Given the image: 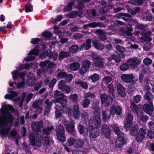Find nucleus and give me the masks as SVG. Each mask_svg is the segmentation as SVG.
<instances>
[{
  "label": "nucleus",
  "mask_w": 154,
  "mask_h": 154,
  "mask_svg": "<svg viewBox=\"0 0 154 154\" xmlns=\"http://www.w3.org/2000/svg\"><path fill=\"white\" fill-rule=\"evenodd\" d=\"M2 106L0 109V134L2 139L8 137L9 138L15 137L17 133L14 130L10 131L14 121L13 116L11 113L14 111L12 106L6 104L5 103H2Z\"/></svg>",
  "instance_id": "f257e3e1"
},
{
  "label": "nucleus",
  "mask_w": 154,
  "mask_h": 154,
  "mask_svg": "<svg viewBox=\"0 0 154 154\" xmlns=\"http://www.w3.org/2000/svg\"><path fill=\"white\" fill-rule=\"evenodd\" d=\"M8 92L9 94H6L5 96V98L6 99H9L13 101L14 103H19V106L21 107L23 106V102L24 101L26 94L25 92H23L22 94V96L20 97H17L18 94L16 92L12 90L11 88H8Z\"/></svg>",
  "instance_id": "f03ea898"
},
{
  "label": "nucleus",
  "mask_w": 154,
  "mask_h": 154,
  "mask_svg": "<svg viewBox=\"0 0 154 154\" xmlns=\"http://www.w3.org/2000/svg\"><path fill=\"white\" fill-rule=\"evenodd\" d=\"M53 95L54 97L55 98L57 97V98L55 99L54 102L60 104L63 107H64L66 106L67 100L66 99V96L62 92L59 91L58 90H56L53 92Z\"/></svg>",
  "instance_id": "7ed1b4c3"
},
{
  "label": "nucleus",
  "mask_w": 154,
  "mask_h": 154,
  "mask_svg": "<svg viewBox=\"0 0 154 154\" xmlns=\"http://www.w3.org/2000/svg\"><path fill=\"white\" fill-rule=\"evenodd\" d=\"M19 72L17 70H15L11 72L13 78L14 80L18 79L19 77L21 79L22 81L19 82L17 85V87L20 88L23 87L25 84V76L26 73L23 72L20 73L19 74Z\"/></svg>",
  "instance_id": "20e7f679"
},
{
  "label": "nucleus",
  "mask_w": 154,
  "mask_h": 154,
  "mask_svg": "<svg viewBox=\"0 0 154 154\" xmlns=\"http://www.w3.org/2000/svg\"><path fill=\"white\" fill-rule=\"evenodd\" d=\"M91 42V39H88L86 43L83 44L81 46L79 47L77 45H72L70 48L69 51L72 53H75L78 51H81L83 48L85 49L86 50H88L90 48Z\"/></svg>",
  "instance_id": "39448f33"
},
{
  "label": "nucleus",
  "mask_w": 154,
  "mask_h": 154,
  "mask_svg": "<svg viewBox=\"0 0 154 154\" xmlns=\"http://www.w3.org/2000/svg\"><path fill=\"white\" fill-rule=\"evenodd\" d=\"M54 129L52 126L48 127L47 128H44L43 130V132L46 134V136L44 135L42 136L43 138V145L45 147H47L49 145L51 140V139L48 137V135L51 132V130Z\"/></svg>",
  "instance_id": "423d86ee"
},
{
  "label": "nucleus",
  "mask_w": 154,
  "mask_h": 154,
  "mask_svg": "<svg viewBox=\"0 0 154 154\" xmlns=\"http://www.w3.org/2000/svg\"><path fill=\"white\" fill-rule=\"evenodd\" d=\"M146 125L143 126L140 128L136 136L135 139L137 141L140 143L145 139L146 134Z\"/></svg>",
  "instance_id": "0eeeda50"
},
{
  "label": "nucleus",
  "mask_w": 154,
  "mask_h": 154,
  "mask_svg": "<svg viewBox=\"0 0 154 154\" xmlns=\"http://www.w3.org/2000/svg\"><path fill=\"white\" fill-rule=\"evenodd\" d=\"M94 112L98 113L97 115H95L92 118L91 120H93L94 123L97 127L98 128L101 124V120L100 115V112L99 107L97 106L94 107Z\"/></svg>",
  "instance_id": "6e6552de"
},
{
  "label": "nucleus",
  "mask_w": 154,
  "mask_h": 154,
  "mask_svg": "<svg viewBox=\"0 0 154 154\" xmlns=\"http://www.w3.org/2000/svg\"><path fill=\"white\" fill-rule=\"evenodd\" d=\"M125 26V28H122L119 30L120 34L122 36H131L132 34V32L133 30L132 25L127 23Z\"/></svg>",
  "instance_id": "1a4fd4ad"
},
{
  "label": "nucleus",
  "mask_w": 154,
  "mask_h": 154,
  "mask_svg": "<svg viewBox=\"0 0 154 154\" xmlns=\"http://www.w3.org/2000/svg\"><path fill=\"white\" fill-rule=\"evenodd\" d=\"M67 112L68 113V116H71L72 114V112L74 118L76 119H79L80 116L79 105L78 104L76 103L73 106L72 110L70 108L67 109Z\"/></svg>",
  "instance_id": "9d476101"
},
{
  "label": "nucleus",
  "mask_w": 154,
  "mask_h": 154,
  "mask_svg": "<svg viewBox=\"0 0 154 154\" xmlns=\"http://www.w3.org/2000/svg\"><path fill=\"white\" fill-rule=\"evenodd\" d=\"M87 130L90 132V138L92 140L94 141V139L97 138L99 135V130L97 128H93L92 125H89Z\"/></svg>",
  "instance_id": "9b49d317"
},
{
  "label": "nucleus",
  "mask_w": 154,
  "mask_h": 154,
  "mask_svg": "<svg viewBox=\"0 0 154 154\" xmlns=\"http://www.w3.org/2000/svg\"><path fill=\"white\" fill-rule=\"evenodd\" d=\"M57 134L58 139L63 143L66 140L64 135V131L62 126L59 125L57 128Z\"/></svg>",
  "instance_id": "f8f14e48"
},
{
  "label": "nucleus",
  "mask_w": 154,
  "mask_h": 154,
  "mask_svg": "<svg viewBox=\"0 0 154 154\" xmlns=\"http://www.w3.org/2000/svg\"><path fill=\"white\" fill-rule=\"evenodd\" d=\"M31 143L32 145L34 146L35 145L38 147L42 146V141L40 138L36 137L35 138V135L34 133H31L29 136Z\"/></svg>",
  "instance_id": "ddd939ff"
},
{
  "label": "nucleus",
  "mask_w": 154,
  "mask_h": 154,
  "mask_svg": "<svg viewBox=\"0 0 154 154\" xmlns=\"http://www.w3.org/2000/svg\"><path fill=\"white\" fill-rule=\"evenodd\" d=\"M39 66L46 71L48 70V69L54 68L56 66L55 64L50 62L48 60H46L44 61L40 62Z\"/></svg>",
  "instance_id": "4468645a"
},
{
  "label": "nucleus",
  "mask_w": 154,
  "mask_h": 154,
  "mask_svg": "<svg viewBox=\"0 0 154 154\" xmlns=\"http://www.w3.org/2000/svg\"><path fill=\"white\" fill-rule=\"evenodd\" d=\"M100 97L102 104L107 106L111 104L113 101V99L111 97L105 94H101Z\"/></svg>",
  "instance_id": "2eb2a0df"
},
{
  "label": "nucleus",
  "mask_w": 154,
  "mask_h": 154,
  "mask_svg": "<svg viewBox=\"0 0 154 154\" xmlns=\"http://www.w3.org/2000/svg\"><path fill=\"white\" fill-rule=\"evenodd\" d=\"M133 116L129 113L126 115L125 117L126 122L124 125V127L126 131H128L132 124L133 121Z\"/></svg>",
  "instance_id": "dca6fc26"
},
{
  "label": "nucleus",
  "mask_w": 154,
  "mask_h": 154,
  "mask_svg": "<svg viewBox=\"0 0 154 154\" xmlns=\"http://www.w3.org/2000/svg\"><path fill=\"white\" fill-rule=\"evenodd\" d=\"M38 47H35L34 49L28 53V55L29 56L25 57L24 58V60L28 61L34 60L35 56L38 55Z\"/></svg>",
  "instance_id": "f3484780"
},
{
  "label": "nucleus",
  "mask_w": 154,
  "mask_h": 154,
  "mask_svg": "<svg viewBox=\"0 0 154 154\" xmlns=\"http://www.w3.org/2000/svg\"><path fill=\"white\" fill-rule=\"evenodd\" d=\"M64 124L67 131L72 134L74 131L75 122L73 121H65Z\"/></svg>",
  "instance_id": "a211bd4d"
},
{
  "label": "nucleus",
  "mask_w": 154,
  "mask_h": 154,
  "mask_svg": "<svg viewBox=\"0 0 154 154\" xmlns=\"http://www.w3.org/2000/svg\"><path fill=\"white\" fill-rule=\"evenodd\" d=\"M143 108L144 111L150 116L152 115V112L154 110V106L151 101L150 102L149 104H145Z\"/></svg>",
  "instance_id": "6ab92c4d"
},
{
  "label": "nucleus",
  "mask_w": 154,
  "mask_h": 154,
  "mask_svg": "<svg viewBox=\"0 0 154 154\" xmlns=\"http://www.w3.org/2000/svg\"><path fill=\"white\" fill-rule=\"evenodd\" d=\"M141 61L136 57L129 58L127 62L130 66L133 68H135L137 66L140 64Z\"/></svg>",
  "instance_id": "aec40b11"
},
{
  "label": "nucleus",
  "mask_w": 154,
  "mask_h": 154,
  "mask_svg": "<svg viewBox=\"0 0 154 154\" xmlns=\"http://www.w3.org/2000/svg\"><path fill=\"white\" fill-rule=\"evenodd\" d=\"M91 63L88 60L85 61L82 64V67L79 70V73L82 75L84 74L90 69Z\"/></svg>",
  "instance_id": "412c9836"
},
{
  "label": "nucleus",
  "mask_w": 154,
  "mask_h": 154,
  "mask_svg": "<svg viewBox=\"0 0 154 154\" xmlns=\"http://www.w3.org/2000/svg\"><path fill=\"white\" fill-rule=\"evenodd\" d=\"M122 108L118 106H112L110 109V112L112 115H114L115 113L119 115L121 114Z\"/></svg>",
  "instance_id": "4be33fe9"
},
{
  "label": "nucleus",
  "mask_w": 154,
  "mask_h": 154,
  "mask_svg": "<svg viewBox=\"0 0 154 154\" xmlns=\"http://www.w3.org/2000/svg\"><path fill=\"white\" fill-rule=\"evenodd\" d=\"M121 78L123 81L127 83L130 82L134 79L132 74H123L121 75Z\"/></svg>",
  "instance_id": "5701e85b"
},
{
  "label": "nucleus",
  "mask_w": 154,
  "mask_h": 154,
  "mask_svg": "<svg viewBox=\"0 0 154 154\" xmlns=\"http://www.w3.org/2000/svg\"><path fill=\"white\" fill-rule=\"evenodd\" d=\"M124 135L121 133V135L118 136V139L116 142V147L121 148L124 144L125 141L124 139Z\"/></svg>",
  "instance_id": "b1692460"
},
{
  "label": "nucleus",
  "mask_w": 154,
  "mask_h": 154,
  "mask_svg": "<svg viewBox=\"0 0 154 154\" xmlns=\"http://www.w3.org/2000/svg\"><path fill=\"white\" fill-rule=\"evenodd\" d=\"M35 80L33 74L29 72L27 76V84L28 86L33 85L35 84Z\"/></svg>",
  "instance_id": "393cba45"
},
{
  "label": "nucleus",
  "mask_w": 154,
  "mask_h": 154,
  "mask_svg": "<svg viewBox=\"0 0 154 154\" xmlns=\"http://www.w3.org/2000/svg\"><path fill=\"white\" fill-rule=\"evenodd\" d=\"M43 122L42 121L39 122H33L32 125V129L34 131L39 132L42 128Z\"/></svg>",
  "instance_id": "a878e982"
},
{
  "label": "nucleus",
  "mask_w": 154,
  "mask_h": 154,
  "mask_svg": "<svg viewBox=\"0 0 154 154\" xmlns=\"http://www.w3.org/2000/svg\"><path fill=\"white\" fill-rule=\"evenodd\" d=\"M42 102V100H40L35 101L33 104V107L36 109L35 111L37 113H40L43 109V108L40 106Z\"/></svg>",
  "instance_id": "bb28decb"
},
{
  "label": "nucleus",
  "mask_w": 154,
  "mask_h": 154,
  "mask_svg": "<svg viewBox=\"0 0 154 154\" xmlns=\"http://www.w3.org/2000/svg\"><path fill=\"white\" fill-rule=\"evenodd\" d=\"M108 64L107 66V68L109 67L108 66H111L112 63H114L113 60L116 63L119 62L121 60L120 57L118 56L115 55H112L111 57L108 58Z\"/></svg>",
  "instance_id": "cd10ccee"
},
{
  "label": "nucleus",
  "mask_w": 154,
  "mask_h": 154,
  "mask_svg": "<svg viewBox=\"0 0 154 154\" xmlns=\"http://www.w3.org/2000/svg\"><path fill=\"white\" fill-rule=\"evenodd\" d=\"M101 133L102 134H104L107 138L109 137L110 129L107 125L104 124L102 125Z\"/></svg>",
  "instance_id": "c85d7f7f"
},
{
  "label": "nucleus",
  "mask_w": 154,
  "mask_h": 154,
  "mask_svg": "<svg viewBox=\"0 0 154 154\" xmlns=\"http://www.w3.org/2000/svg\"><path fill=\"white\" fill-rule=\"evenodd\" d=\"M102 115L103 120L105 122L107 121L110 119L111 116L109 113V110L108 109H106L105 110H103L102 112Z\"/></svg>",
  "instance_id": "c756f323"
},
{
  "label": "nucleus",
  "mask_w": 154,
  "mask_h": 154,
  "mask_svg": "<svg viewBox=\"0 0 154 154\" xmlns=\"http://www.w3.org/2000/svg\"><path fill=\"white\" fill-rule=\"evenodd\" d=\"M130 130L129 133L131 136H135L136 135L138 132V127L137 124H136L134 125V126L132 128L131 127L128 130Z\"/></svg>",
  "instance_id": "7c9ffc66"
},
{
  "label": "nucleus",
  "mask_w": 154,
  "mask_h": 154,
  "mask_svg": "<svg viewBox=\"0 0 154 154\" xmlns=\"http://www.w3.org/2000/svg\"><path fill=\"white\" fill-rule=\"evenodd\" d=\"M137 120L139 122L141 121L143 122H146L148 119V117L147 116H143V113L142 111L140 112L139 114H137Z\"/></svg>",
  "instance_id": "2f4dec72"
},
{
  "label": "nucleus",
  "mask_w": 154,
  "mask_h": 154,
  "mask_svg": "<svg viewBox=\"0 0 154 154\" xmlns=\"http://www.w3.org/2000/svg\"><path fill=\"white\" fill-rule=\"evenodd\" d=\"M118 92L122 97H124L125 96V91L124 88L120 84L117 85Z\"/></svg>",
  "instance_id": "473e14b6"
},
{
  "label": "nucleus",
  "mask_w": 154,
  "mask_h": 154,
  "mask_svg": "<svg viewBox=\"0 0 154 154\" xmlns=\"http://www.w3.org/2000/svg\"><path fill=\"white\" fill-rule=\"evenodd\" d=\"M84 144V140L82 139H76L74 148L77 149L82 147Z\"/></svg>",
  "instance_id": "72a5a7b5"
},
{
  "label": "nucleus",
  "mask_w": 154,
  "mask_h": 154,
  "mask_svg": "<svg viewBox=\"0 0 154 154\" xmlns=\"http://www.w3.org/2000/svg\"><path fill=\"white\" fill-rule=\"evenodd\" d=\"M93 42L94 47L97 49L102 50L104 48L103 46L100 44V41L97 39H94Z\"/></svg>",
  "instance_id": "f704fd0d"
},
{
  "label": "nucleus",
  "mask_w": 154,
  "mask_h": 154,
  "mask_svg": "<svg viewBox=\"0 0 154 154\" xmlns=\"http://www.w3.org/2000/svg\"><path fill=\"white\" fill-rule=\"evenodd\" d=\"M104 62L102 59L100 58L98 59L94 60V64L95 66L99 68H102L103 66Z\"/></svg>",
  "instance_id": "c9c22d12"
},
{
  "label": "nucleus",
  "mask_w": 154,
  "mask_h": 154,
  "mask_svg": "<svg viewBox=\"0 0 154 154\" xmlns=\"http://www.w3.org/2000/svg\"><path fill=\"white\" fill-rule=\"evenodd\" d=\"M75 84L80 85L85 89H87L88 88V85L86 82L82 81L79 79H76L75 80Z\"/></svg>",
  "instance_id": "e433bc0d"
},
{
  "label": "nucleus",
  "mask_w": 154,
  "mask_h": 154,
  "mask_svg": "<svg viewBox=\"0 0 154 154\" xmlns=\"http://www.w3.org/2000/svg\"><path fill=\"white\" fill-rule=\"evenodd\" d=\"M54 108L56 109L55 111L56 118V119H57L61 115L62 108L60 106L56 104Z\"/></svg>",
  "instance_id": "4c0bfd02"
},
{
  "label": "nucleus",
  "mask_w": 154,
  "mask_h": 154,
  "mask_svg": "<svg viewBox=\"0 0 154 154\" xmlns=\"http://www.w3.org/2000/svg\"><path fill=\"white\" fill-rule=\"evenodd\" d=\"M131 108L132 111L136 114L137 116V114H139L140 112L142 111L140 109L137 107V106L133 103L131 104Z\"/></svg>",
  "instance_id": "58836bf2"
},
{
  "label": "nucleus",
  "mask_w": 154,
  "mask_h": 154,
  "mask_svg": "<svg viewBox=\"0 0 154 154\" xmlns=\"http://www.w3.org/2000/svg\"><path fill=\"white\" fill-rule=\"evenodd\" d=\"M42 36L46 38H51L53 36L52 33L51 32L46 30L42 32L41 34Z\"/></svg>",
  "instance_id": "ea45409f"
},
{
  "label": "nucleus",
  "mask_w": 154,
  "mask_h": 154,
  "mask_svg": "<svg viewBox=\"0 0 154 154\" xmlns=\"http://www.w3.org/2000/svg\"><path fill=\"white\" fill-rule=\"evenodd\" d=\"M75 3V1L70 2L69 4L64 8V11L65 12H69L72 9V7Z\"/></svg>",
  "instance_id": "a19ab883"
},
{
  "label": "nucleus",
  "mask_w": 154,
  "mask_h": 154,
  "mask_svg": "<svg viewBox=\"0 0 154 154\" xmlns=\"http://www.w3.org/2000/svg\"><path fill=\"white\" fill-rule=\"evenodd\" d=\"M143 18L145 21H151L152 19V16L151 13L146 12L144 13Z\"/></svg>",
  "instance_id": "79ce46f5"
},
{
  "label": "nucleus",
  "mask_w": 154,
  "mask_h": 154,
  "mask_svg": "<svg viewBox=\"0 0 154 154\" xmlns=\"http://www.w3.org/2000/svg\"><path fill=\"white\" fill-rule=\"evenodd\" d=\"M45 103L47 105V106L45 110L44 114L45 115L48 116L50 112V106L51 105V103H49V100L48 99L46 100Z\"/></svg>",
  "instance_id": "37998d69"
},
{
  "label": "nucleus",
  "mask_w": 154,
  "mask_h": 154,
  "mask_svg": "<svg viewBox=\"0 0 154 154\" xmlns=\"http://www.w3.org/2000/svg\"><path fill=\"white\" fill-rule=\"evenodd\" d=\"M53 53L51 50H49L42 53L40 55V57L41 59L43 57L48 56L49 57H51L52 56Z\"/></svg>",
  "instance_id": "c03bdc74"
},
{
  "label": "nucleus",
  "mask_w": 154,
  "mask_h": 154,
  "mask_svg": "<svg viewBox=\"0 0 154 154\" xmlns=\"http://www.w3.org/2000/svg\"><path fill=\"white\" fill-rule=\"evenodd\" d=\"M75 141L76 139L73 137H70L67 139L66 145L69 147L73 146L74 147Z\"/></svg>",
  "instance_id": "a18cd8bd"
},
{
  "label": "nucleus",
  "mask_w": 154,
  "mask_h": 154,
  "mask_svg": "<svg viewBox=\"0 0 154 154\" xmlns=\"http://www.w3.org/2000/svg\"><path fill=\"white\" fill-rule=\"evenodd\" d=\"M33 11V6L30 2L27 3L25 6V11L26 13H28Z\"/></svg>",
  "instance_id": "49530a36"
},
{
  "label": "nucleus",
  "mask_w": 154,
  "mask_h": 154,
  "mask_svg": "<svg viewBox=\"0 0 154 154\" xmlns=\"http://www.w3.org/2000/svg\"><path fill=\"white\" fill-rule=\"evenodd\" d=\"M145 39H140V41L143 42L144 46L143 48L144 50L146 51H148L150 49L151 46L149 43V42H146V40H144Z\"/></svg>",
  "instance_id": "de8ad7c7"
},
{
  "label": "nucleus",
  "mask_w": 154,
  "mask_h": 154,
  "mask_svg": "<svg viewBox=\"0 0 154 154\" xmlns=\"http://www.w3.org/2000/svg\"><path fill=\"white\" fill-rule=\"evenodd\" d=\"M151 33V31H149L148 32L143 31L141 33L143 36L140 37V38H152L151 37L149 36Z\"/></svg>",
  "instance_id": "09e8293b"
},
{
  "label": "nucleus",
  "mask_w": 154,
  "mask_h": 154,
  "mask_svg": "<svg viewBox=\"0 0 154 154\" xmlns=\"http://www.w3.org/2000/svg\"><path fill=\"white\" fill-rule=\"evenodd\" d=\"M80 65L78 63H73L70 66V69L73 71L78 70L80 66Z\"/></svg>",
  "instance_id": "8fccbe9b"
},
{
  "label": "nucleus",
  "mask_w": 154,
  "mask_h": 154,
  "mask_svg": "<svg viewBox=\"0 0 154 154\" xmlns=\"http://www.w3.org/2000/svg\"><path fill=\"white\" fill-rule=\"evenodd\" d=\"M128 2L135 5H141L143 3V0H129Z\"/></svg>",
  "instance_id": "3c124183"
},
{
  "label": "nucleus",
  "mask_w": 154,
  "mask_h": 154,
  "mask_svg": "<svg viewBox=\"0 0 154 154\" xmlns=\"http://www.w3.org/2000/svg\"><path fill=\"white\" fill-rule=\"evenodd\" d=\"M95 33L100 36V38H107L103 30L97 29L96 30Z\"/></svg>",
  "instance_id": "603ef678"
},
{
  "label": "nucleus",
  "mask_w": 154,
  "mask_h": 154,
  "mask_svg": "<svg viewBox=\"0 0 154 154\" xmlns=\"http://www.w3.org/2000/svg\"><path fill=\"white\" fill-rule=\"evenodd\" d=\"M78 15V12L76 11H72L68 14L67 16L69 18H73L76 17Z\"/></svg>",
  "instance_id": "864d4df0"
},
{
  "label": "nucleus",
  "mask_w": 154,
  "mask_h": 154,
  "mask_svg": "<svg viewBox=\"0 0 154 154\" xmlns=\"http://www.w3.org/2000/svg\"><path fill=\"white\" fill-rule=\"evenodd\" d=\"M129 68V65L127 62L122 64L120 66V69L122 71H125Z\"/></svg>",
  "instance_id": "5fc2aeb1"
},
{
  "label": "nucleus",
  "mask_w": 154,
  "mask_h": 154,
  "mask_svg": "<svg viewBox=\"0 0 154 154\" xmlns=\"http://www.w3.org/2000/svg\"><path fill=\"white\" fill-rule=\"evenodd\" d=\"M147 24L138 23L135 26V28L139 30H143L147 28Z\"/></svg>",
  "instance_id": "6e6d98bb"
},
{
  "label": "nucleus",
  "mask_w": 154,
  "mask_h": 154,
  "mask_svg": "<svg viewBox=\"0 0 154 154\" xmlns=\"http://www.w3.org/2000/svg\"><path fill=\"white\" fill-rule=\"evenodd\" d=\"M89 78L93 82H96L99 80V76L98 74L95 73L90 76Z\"/></svg>",
  "instance_id": "4d7b16f0"
},
{
  "label": "nucleus",
  "mask_w": 154,
  "mask_h": 154,
  "mask_svg": "<svg viewBox=\"0 0 154 154\" xmlns=\"http://www.w3.org/2000/svg\"><path fill=\"white\" fill-rule=\"evenodd\" d=\"M116 48L117 50L116 52L118 54H120L122 53L125 51V49L124 48L118 45L116 46Z\"/></svg>",
  "instance_id": "13d9d810"
},
{
  "label": "nucleus",
  "mask_w": 154,
  "mask_h": 154,
  "mask_svg": "<svg viewBox=\"0 0 154 154\" xmlns=\"http://www.w3.org/2000/svg\"><path fill=\"white\" fill-rule=\"evenodd\" d=\"M124 16L129 18L131 16L128 13H124L122 12L119 13L116 15V17L118 18H120Z\"/></svg>",
  "instance_id": "bf43d9fd"
},
{
  "label": "nucleus",
  "mask_w": 154,
  "mask_h": 154,
  "mask_svg": "<svg viewBox=\"0 0 154 154\" xmlns=\"http://www.w3.org/2000/svg\"><path fill=\"white\" fill-rule=\"evenodd\" d=\"M112 128L115 132L116 133L118 136L121 135V134L123 133L120 131L117 125H112Z\"/></svg>",
  "instance_id": "052dcab7"
},
{
  "label": "nucleus",
  "mask_w": 154,
  "mask_h": 154,
  "mask_svg": "<svg viewBox=\"0 0 154 154\" xmlns=\"http://www.w3.org/2000/svg\"><path fill=\"white\" fill-rule=\"evenodd\" d=\"M112 81L111 77L109 76H105L103 79V82L106 85L110 82Z\"/></svg>",
  "instance_id": "680f3d73"
},
{
  "label": "nucleus",
  "mask_w": 154,
  "mask_h": 154,
  "mask_svg": "<svg viewBox=\"0 0 154 154\" xmlns=\"http://www.w3.org/2000/svg\"><path fill=\"white\" fill-rule=\"evenodd\" d=\"M69 54L68 52L62 51L60 53L59 57L60 59H63L69 56Z\"/></svg>",
  "instance_id": "e2e57ef3"
},
{
  "label": "nucleus",
  "mask_w": 154,
  "mask_h": 154,
  "mask_svg": "<svg viewBox=\"0 0 154 154\" xmlns=\"http://www.w3.org/2000/svg\"><path fill=\"white\" fill-rule=\"evenodd\" d=\"M153 97V95L152 93L148 92H147L145 94L144 98L147 100H149V102L151 101V98Z\"/></svg>",
  "instance_id": "0e129e2a"
},
{
  "label": "nucleus",
  "mask_w": 154,
  "mask_h": 154,
  "mask_svg": "<svg viewBox=\"0 0 154 154\" xmlns=\"http://www.w3.org/2000/svg\"><path fill=\"white\" fill-rule=\"evenodd\" d=\"M81 123V122L80 123L78 126V128L79 133L81 134H82L84 133L85 128L83 125Z\"/></svg>",
  "instance_id": "69168bd1"
},
{
  "label": "nucleus",
  "mask_w": 154,
  "mask_h": 154,
  "mask_svg": "<svg viewBox=\"0 0 154 154\" xmlns=\"http://www.w3.org/2000/svg\"><path fill=\"white\" fill-rule=\"evenodd\" d=\"M143 62L145 65H149L151 64L152 61L150 58L149 57H146L143 59Z\"/></svg>",
  "instance_id": "338daca9"
},
{
  "label": "nucleus",
  "mask_w": 154,
  "mask_h": 154,
  "mask_svg": "<svg viewBox=\"0 0 154 154\" xmlns=\"http://www.w3.org/2000/svg\"><path fill=\"white\" fill-rule=\"evenodd\" d=\"M62 91L65 93L69 94L70 93L71 89L70 87L68 85L64 86V87L61 89Z\"/></svg>",
  "instance_id": "774afa93"
}]
</instances>
